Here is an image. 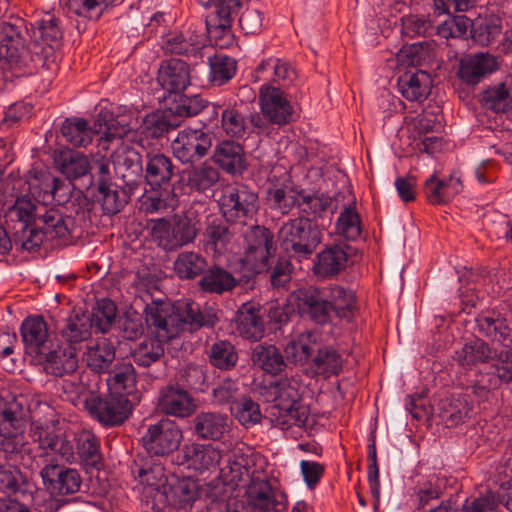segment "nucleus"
Returning <instances> with one entry per match:
<instances>
[{"label": "nucleus", "mask_w": 512, "mask_h": 512, "mask_svg": "<svg viewBox=\"0 0 512 512\" xmlns=\"http://www.w3.org/2000/svg\"><path fill=\"white\" fill-rule=\"evenodd\" d=\"M36 205L31 197H18L13 205L3 207L4 223L13 236L25 233L35 218Z\"/></svg>", "instance_id": "b1692460"}, {"label": "nucleus", "mask_w": 512, "mask_h": 512, "mask_svg": "<svg viewBox=\"0 0 512 512\" xmlns=\"http://www.w3.org/2000/svg\"><path fill=\"white\" fill-rule=\"evenodd\" d=\"M238 333L249 340L257 341L264 335V325L259 309L252 303H245L238 311L236 318Z\"/></svg>", "instance_id": "a19ab883"}, {"label": "nucleus", "mask_w": 512, "mask_h": 512, "mask_svg": "<svg viewBox=\"0 0 512 512\" xmlns=\"http://www.w3.org/2000/svg\"><path fill=\"white\" fill-rule=\"evenodd\" d=\"M230 410L235 418L245 427L259 423L262 417L259 404L248 397L233 401Z\"/></svg>", "instance_id": "bf43d9fd"}, {"label": "nucleus", "mask_w": 512, "mask_h": 512, "mask_svg": "<svg viewBox=\"0 0 512 512\" xmlns=\"http://www.w3.org/2000/svg\"><path fill=\"white\" fill-rule=\"evenodd\" d=\"M96 133L88 126V122L82 118L66 119L61 127V134L71 145L85 147L92 141Z\"/></svg>", "instance_id": "3c124183"}, {"label": "nucleus", "mask_w": 512, "mask_h": 512, "mask_svg": "<svg viewBox=\"0 0 512 512\" xmlns=\"http://www.w3.org/2000/svg\"><path fill=\"white\" fill-rule=\"evenodd\" d=\"M470 410L464 397H451L443 403L441 417L447 426H457L468 417Z\"/></svg>", "instance_id": "0e129e2a"}, {"label": "nucleus", "mask_w": 512, "mask_h": 512, "mask_svg": "<svg viewBox=\"0 0 512 512\" xmlns=\"http://www.w3.org/2000/svg\"><path fill=\"white\" fill-rule=\"evenodd\" d=\"M84 405L92 417L108 427L122 424L132 411L128 397L111 392L107 397L90 395Z\"/></svg>", "instance_id": "1a4fd4ad"}, {"label": "nucleus", "mask_w": 512, "mask_h": 512, "mask_svg": "<svg viewBox=\"0 0 512 512\" xmlns=\"http://www.w3.org/2000/svg\"><path fill=\"white\" fill-rule=\"evenodd\" d=\"M111 161L115 175L131 190L136 188L141 179L143 166L142 157L134 146L121 141L113 151Z\"/></svg>", "instance_id": "4468645a"}, {"label": "nucleus", "mask_w": 512, "mask_h": 512, "mask_svg": "<svg viewBox=\"0 0 512 512\" xmlns=\"http://www.w3.org/2000/svg\"><path fill=\"white\" fill-rule=\"evenodd\" d=\"M40 475L44 484L60 495L74 494L80 490L82 484L78 470L57 464L45 465Z\"/></svg>", "instance_id": "4be33fe9"}, {"label": "nucleus", "mask_w": 512, "mask_h": 512, "mask_svg": "<svg viewBox=\"0 0 512 512\" xmlns=\"http://www.w3.org/2000/svg\"><path fill=\"white\" fill-rule=\"evenodd\" d=\"M225 455L216 445L193 442L182 447L179 464L198 473L215 472Z\"/></svg>", "instance_id": "f8f14e48"}, {"label": "nucleus", "mask_w": 512, "mask_h": 512, "mask_svg": "<svg viewBox=\"0 0 512 512\" xmlns=\"http://www.w3.org/2000/svg\"><path fill=\"white\" fill-rule=\"evenodd\" d=\"M24 20L21 18L0 23V60L10 66L23 67L35 61L24 36Z\"/></svg>", "instance_id": "0eeeda50"}, {"label": "nucleus", "mask_w": 512, "mask_h": 512, "mask_svg": "<svg viewBox=\"0 0 512 512\" xmlns=\"http://www.w3.org/2000/svg\"><path fill=\"white\" fill-rule=\"evenodd\" d=\"M44 184L50 190H47L40 196L43 205L52 203L56 205H62L69 200L72 186L71 183H66L65 181L59 178H55L52 175H46Z\"/></svg>", "instance_id": "e2e57ef3"}, {"label": "nucleus", "mask_w": 512, "mask_h": 512, "mask_svg": "<svg viewBox=\"0 0 512 512\" xmlns=\"http://www.w3.org/2000/svg\"><path fill=\"white\" fill-rule=\"evenodd\" d=\"M311 333H303L297 339L291 340L285 347L288 360L294 363L306 362L317 349V344L312 341Z\"/></svg>", "instance_id": "052dcab7"}, {"label": "nucleus", "mask_w": 512, "mask_h": 512, "mask_svg": "<svg viewBox=\"0 0 512 512\" xmlns=\"http://www.w3.org/2000/svg\"><path fill=\"white\" fill-rule=\"evenodd\" d=\"M115 357L114 343L108 338L100 337L87 344L82 359L91 371L101 374L110 371Z\"/></svg>", "instance_id": "393cba45"}, {"label": "nucleus", "mask_w": 512, "mask_h": 512, "mask_svg": "<svg viewBox=\"0 0 512 512\" xmlns=\"http://www.w3.org/2000/svg\"><path fill=\"white\" fill-rule=\"evenodd\" d=\"M42 233L51 238H65L70 232L72 219L64 216L58 210H47L42 216Z\"/></svg>", "instance_id": "6e6d98bb"}, {"label": "nucleus", "mask_w": 512, "mask_h": 512, "mask_svg": "<svg viewBox=\"0 0 512 512\" xmlns=\"http://www.w3.org/2000/svg\"><path fill=\"white\" fill-rule=\"evenodd\" d=\"M138 124L137 113L132 110H125L115 117L109 111H101L95 121V132L101 134L99 145L108 150L114 140L134 134Z\"/></svg>", "instance_id": "9d476101"}, {"label": "nucleus", "mask_w": 512, "mask_h": 512, "mask_svg": "<svg viewBox=\"0 0 512 512\" xmlns=\"http://www.w3.org/2000/svg\"><path fill=\"white\" fill-rule=\"evenodd\" d=\"M299 307L314 322L327 323L332 312L326 290L324 288L309 287L299 292Z\"/></svg>", "instance_id": "c756f323"}, {"label": "nucleus", "mask_w": 512, "mask_h": 512, "mask_svg": "<svg viewBox=\"0 0 512 512\" xmlns=\"http://www.w3.org/2000/svg\"><path fill=\"white\" fill-rule=\"evenodd\" d=\"M313 363L316 372L325 377L337 375L342 369V358L340 354L331 347L318 348Z\"/></svg>", "instance_id": "13d9d810"}, {"label": "nucleus", "mask_w": 512, "mask_h": 512, "mask_svg": "<svg viewBox=\"0 0 512 512\" xmlns=\"http://www.w3.org/2000/svg\"><path fill=\"white\" fill-rule=\"evenodd\" d=\"M232 239V232L221 218L210 216L207 218L206 229L203 233V245L206 252L220 255L227 250Z\"/></svg>", "instance_id": "f704fd0d"}, {"label": "nucleus", "mask_w": 512, "mask_h": 512, "mask_svg": "<svg viewBox=\"0 0 512 512\" xmlns=\"http://www.w3.org/2000/svg\"><path fill=\"white\" fill-rule=\"evenodd\" d=\"M476 325L481 335L507 346L511 328L502 314L494 310L483 312L476 318Z\"/></svg>", "instance_id": "ea45409f"}, {"label": "nucleus", "mask_w": 512, "mask_h": 512, "mask_svg": "<svg viewBox=\"0 0 512 512\" xmlns=\"http://www.w3.org/2000/svg\"><path fill=\"white\" fill-rule=\"evenodd\" d=\"M498 69L499 62L496 56L479 52L461 58L458 75L466 84L476 85Z\"/></svg>", "instance_id": "6ab92c4d"}, {"label": "nucleus", "mask_w": 512, "mask_h": 512, "mask_svg": "<svg viewBox=\"0 0 512 512\" xmlns=\"http://www.w3.org/2000/svg\"><path fill=\"white\" fill-rule=\"evenodd\" d=\"M273 426L287 430L293 426L305 425L309 411L305 405L272 404L268 410Z\"/></svg>", "instance_id": "58836bf2"}, {"label": "nucleus", "mask_w": 512, "mask_h": 512, "mask_svg": "<svg viewBox=\"0 0 512 512\" xmlns=\"http://www.w3.org/2000/svg\"><path fill=\"white\" fill-rule=\"evenodd\" d=\"M254 76L264 84L277 83L282 87H289L297 79V71L287 61L278 58H269L262 61L256 68Z\"/></svg>", "instance_id": "c85d7f7f"}, {"label": "nucleus", "mask_w": 512, "mask_h": 512, "mask_svg": "<svg viewBox=\"0 0 512 512\" xmlns=\"http://www.w3.org/2000/svg\"><path fill=\"white\" fill-rule=\"evenodd\" d=\"M247 495L255 509L262 512H282L286 509V498L272 489L269 481L254 477L247 487Z\"/></svg>", "instance_id": "5701e85b"}, {"label": "nucleus", "mask_w": 512, "mask_h": 512, "mask_svg": "<svg viewBox=\"0 0 512 512\" xmlns=\"http://www.w3.org/2000/svg\"><path fill=\"white\" fill-rule=\"evenodd\" d=\"M347 263V254L340 245L326 246L317 254L313 273L320 279H330L339 274Z\"/></svg>", "instance_id": "473e14b6"}, {"label": "nucleus", "mask_w": 512, "mask_h": 512, "mask_svg": "<svg viewBox=\"0 0 512 512\" xmlns=\"http://www.w3.org/2000/svg\"><path fill=\"white\" fill-rule=\"evenodd\" d=\"M219 206L227 221L245 224L256 215L259 198L257 193L246 185L229 184L221 191Z\"/></svg>", "instance_id": "423d86ee"}, {"label": "nucleus", "mask_w": 512, "mask_h": 512, "mask_svg": "<svg viewBox=\"0 0 512 512\" xmlns=\"http://www.w3.org/2000/svg\"><path fill=\"white\" fill-rule=\"evenodd\" d=\"M257 456L248 451L244 452L241 448H236L227 458V464L220 468L224 480L230 484L237 485L239 482H250L258 475L256 469Z\"/></svg>", "instance_id": "aec40b11"}, {"label": "nucleus", "mask_w": 512, "mask_h": 512, "mask_svg": "<svg viewBox=\"0 0 512 512\" xmlns=\"http://www.w3.org/2000/svg\"><path fill=\"white\" fill-rule=\"evenodd\" d=\"M212 159L226 173L232 175L241 174L246 169L244 148L235 141L219 142L214 149Z\"/></svg>", "instance_id": "7c9ffc66"}, {"label": "nucleus", "mask_w": 512, "mask_h": 512, "mask_svg": "<svg viewBox=\"0 0 512 512\" xmlns=\"http://www.w3.org/2000/svg\"><path fill=\"white\" fill-rule=\"evenodd\" d=\"M167 341L169 340L158 338L156 335L143 339L131 349L130 354L134 363L138 367L148 368L164 362V343Z\"/></svg>", "instance_id": "c9c22d12"}, {"label": "nucleus", "mask_w": 512, "mask_h": 512, "mask_svg": "<svg viewBox=\"0 0 512 512\" xmlns=\"http://www.w3.org/2000/svg\"><path fill=\"white\" fill-rule=\"evenodd\" d=\"M30 436L41 450V456H59L67 462L75 460L74 447L54 426L32 422Z\"/></svg>", "instance_id": "ddd939ff"}, {"label": "nucleus", "mask_w": 512, "mask_h": 512, "mask_svg": "<svg viewBox=\"0 0 512 512\" xmlns=\"http://www.w3.org/2000/svg\"><path fill=\"white\" fill-rule=\"evenodd\" d=\"M492 359V351L482 340L476 339L466 343L456 352V360L462 366H473Z\"/></svg>", "instance_id": "5fc2aeb1"}, {"label": "nucleus", "mask_w": 512, "mask_h": 512, "mask_svg": "<svg viewBox=\"0 0 512 512\" xmlns=\"http://www.w3.org/2000/svg\"><path fill=\"white\" fill-rule=\"evenodd\" d=\"M259 104L263 115L279 126L293 120V106L278 87L263 84L259 91Z\"/></svg>", "instance_id": "2eb2a0df"}, {"label": "nucleus", "mask_w": 512, "mask_h": 512, "mask_svg": "<svg viewBox=\"0 0 512 512\" xmlns=\"http://www.w3.org/2000/svg\"><path fill=\"white\" fill-rule=\"evenodd\" d=\"M231 420L219 412H201L193 418V432L201 439L219 441L231 430Z\"/></svg>", "instance_id": "a878e982"}, {"label": "nucleus", "mask_w": 512, "mask_h": 512, "mask_svg": "<svg viewBox=\"0 0 512 512\" xmlns=\"http://www.w3.org/2000/svg\"><path fill=\"white\" fill-rule=\"evenodd\" d=\"M236 284L237 280L235 277L220 267L210 268L199 282L203 291L216 294L231 291Z\"/></svg>", "instance_id": "8fccbe9b"}, {"label": "nucleus", "mask_w": 512, "mask_h": 512, "mask_svg": "<svg viewBox=\"0 0 512 512\" xmlns=\"http://www.w3.org/2000/svg\"><path fill=\"white\" fill-rule=\"evenodd\" d=\"M206 489H202L199 483L192 478L177 479L162 490L157 503L167 504L178 509L189 510L195 501L202 497Z\"/></svg>", "instance_id": "dca6fc26"}, {"label": "nucleus", "mask_w": 512, "mask_h": 512, "mask_svg": "<svg viewBox=\"0 0 512 512\" xmlns=\"http://www.w3.org/2000/svg\"><path fill=\"white\" fill-rule=\"evenodd\" d=\"M77 455L86 468L99 469L102 466V453L99 438L89 430H83L76 436Z\"/></svg>", "instance_id": "37998d69"}, {"label": "nucleus", "mask_w": 512, "mask_h": 512, "mask_svg": "<svg viewBox=\"0 0 512 512\" xmlns=\"http://www.w3.org/2000/svg\"><path fill=\"white\" fill-rule=\"evenodd\" d=\"M501 30V20L494 15L480 16L471 21V38L481 46L491 44L500 35Z\"/></svg>", "instance_id": "49530a36"}, {"label": "nucleus", "mask_w": 512, "mask_h": 512, "mask_svg": "<svg viewBox=\"0 0 512 512\" xmlns=\"http://www.w3.org/2000/svg\"><path fill=\"white\" fill-rule=\"evenodd\" d=\"M138 297L144 302L145 322L149 331L158 338L171 340L180 331L213 327L218 321L212 312H203L199 304L184 301L176 307L164 299L157 298L149 290L139 291Z\"/></svg>", "instance_id": "f257e3e1"}, {"label": "nucleus", "mask_w": 512, "mask_h": 512, "mask_svg": "<svg viewBox=\"0 0 512 512\" xmlns=\"http://www.w3.org/2000/svg\"><path fill=\"white\" fill-rule=\"evenodd\" d=\"M92 319L89 313L74 311L66 319L64 326L60 329L61 337L72 346V344L86 341L92 334Z\"/></svg>", "instance_id": "c03bdc74"}, {"label": "nucleus", "mask_w": 512, "mask_h": 512, "mask_svg": "<svg viewBox=\"0 0 512 512\" xmlns=\"http://www.w3.org/2000/svg\"><path fill=\"white\" fill-rule=\"evenodd\" d=\"M159 408L166 415L184 418L196 409L192 396L179 386H168L160 391Z\"/></svg>", "instance_id": "bb28decb"}, {"label": "nucleus", "mask_w": 512, "mask_h": 512, "mask_svg": "<svg viewBox=\"0 0 512 512\" xmlns=\"http://www.w3.org/2000/svg\"><path fill=\"white\" fill-rule=\"evenodd\" d=\"M462 190L461 180L457 177H449L445 180L430 176L424 185V193L429 203L434 205L445 204L451 201Z\"/></svg>", "instance_id": "e433bc0d"}, {"label": "nucleus", "mask_w": 512, "mask_h": 512, "mask_svg": "<svg viewBox=\"0 0 512 512\" xmlns=\"http://www.w3.org/2000/svg\"><path fill=\"white\" fill-rule=\"evenodd\" d=\"M253 361L266 373L277 375L286 364L280 350L274 345H257L253 350Z\"/></svg>", "instance_id": "09e8293b"}, {"label": "nucleus", "mask_w": 512, "mask_h": 512, "mask_svg": "<svg viewBox=\"0 0 512 512\" xmlns=\"http://www.w3.org/2000/svg\"><path fill=\"white\" fill-rule=\"evenodd\" d=\"M205 46L202 34L194 30H185L167 38L163 48L166 53L184 56H197Z\"/></svg>", "instance_id": "4c0bfd02"}, {"label": "nucleus", "mask_w": 512, "mask_h": 512, "mask_svg": "<svg viewBox=\"0 0 512 512\" xmlns=\"http://www.w3.org/2000/svg\"><path fill=\"white\" fill-rule=\"evenodd\" d=\"M25 418L22 404L13 399L0 406V450L13 460L25 450Z\"/></svg>", "instance_id": "20e7f679"}, {"label": "nucleus", "mask_w": 512, "mask_h": 512, "mask_svg": "<svg viewBox=\"0 0 512 512\" xmlns=\"http://www.w3.org/2000/svg\"><path fill=\"white\" fill-rule=\"evenodd\" d=\"M204 5L212 3L211 10L206 15L205 23L208 38L217 47L225 48L233 40L232 22L238 10L248 0H200Z\"/></svg>", "instance_id": "39448f33"}, {"label": "nucleus", "mask_w": 512, "mask_h": 512, "mask_svg": "<svg viewBox=\"0 0 512 512\" xmlns=\"http://www.w3.org/2000/svg\"><path fill=\"white\" fill-rule=\"evenodd\" d=\"M183 440L181 427L173 420L163 418L149 425L142 437L143 447L150 456L165 457L177 451Z\"/></svg>", "instance_id": "6e6552de"}, {"label": "nucleus", "mask_w": 512, "mask_h": 512, "mask_svg": "<svg viewBox=\"0 0 512 512\" xmlns=\"http://www.w3.org/2000/svg\"><path fill=\"white\" fill-rule=\"evenodd\" d=\"M199 222L191 211L175 214L170 219L150 221V235L161 249L172 252L192 244L199 232Z\"/></svg>", "instance_id": "f03ea898"}, {"label": "nucleus", "mask_w": 512, "mask_h": 512, "mask_svg": "<svg viewBox=\"0 0 512 512\" xmlns=\"http://www.w3.org/2000/svg\"><path fill=\"white\" fill-rule=\"evenodd\" d=\"M116 306L110 299H101L97 301L90 319L92 326L100 332H107L116 317Z\"/></svg>", "instance_id": "338daca9"}, {"label": "nucleus", "mask_w": 512, "mask_h": 512, "mask_svg": "<svg viewBox=\"0 0 512 512\" xmlns=\"http://www.w3.org/2000/svg\"><path fill=\"white\" fill-rule=\"evenodd\" d=\"M336 231L347 240H356L361 235V220L355 206H347L336 221Z\"/></svg>", "instance_id": "680f3d73"}, {"label": "nucleus", "mask_w": 512, "mask_h": 512, "mask_svg": "<svg viewBox=\"0 0 512 512\" xmlns=\"http://www.w3.org/2000/svg\"><path fill=\"white\" fill-rule=\"evenodd\" d=\"M280 246L298 258H309L322 242V231L310 219L299 217L282 225L278 232Z\"/></svg>", "instance_id": "7ed1b4c3"}, {"label": "nucleus", "mask_w": 512, "mask_h": 512, "mask_svg": "<svg viewBox=\"0 0 512 512\" xmlns=\"http://www.w3.org/2000/svg\"><path fill=\"white\" fill-rule=\"evenodd\" d=\"M219 176L215 167L202 164L188 171L187 185L193 190L204 192L217 184Z\"/></svg>", "instance_id": "4d7b16f0"}, {"label": "nucleus", "mask_w": 512, "mask_h": 512, "mask_svg": "<svg viewBox=\"0 0 512 512\" xmlns=\"http://www.w3.org/2000/svg\"><path fill=\"white\" fill-rule=\"evenodd\" d=\"M173 175V164L164 154H148L145 178L151 186H160L170 181Z\"/></svg>", "instance_id": "de8ad7c7"}, {"label": "nucleus", "mask_w": 512, "mask_h": 512, "mask_svg": "<svg viewBox=\"0 0 512 512\" xmlns=\"http://www.w3.org/2000/svg\"><path fill=\"white\" fill-rule=\"evenodd\" d=\"M209 81L214 86H222L229 82L236 74L237 62L234 58L224 54H216L209 58Z\"/></svg>", "instance_id": "603ef678"}, {"label": "nucleus", "mask_w": 512, "mask_h": 512, "mask_svg": "<svg viewBox=\"0 0 512 512\" xmlns=\"http://www.w3.org/2000/svg\"><path fill=\"white\" fill-rule=\"evenodd\" d=\"M212 147V136L203 129L185 128L172 141L173 155L182 163H194L207 155Z\"/></svg>", "instance_id": "9b49d317"}, {"label": "nucleus", "mask_w": 512, "mask_h": 512, "mask_svg": "<svg viewBox=\"0 0 512 512\" xmlns=\"http://www.w3.org/2000/svg\"><path fill=\"white\" fill-rule=\"evenodd\" d=\"M36 28L43 43L33 45L34 54L39 60H46L59 46L62 39V30L59 27L58 20L52 15H46V17L37 20Z\"/></svg>", "instance_id": "72a5a7b5"}, {"label": "nucleus", "mask_w": 512, "mask_h": 512, "mask_svg": "<svg viewBox=\"0 0 512 512\" xmlns=\"http://www.w3.org/2000/svg\"><path fill=\"white\" fill-rule=\"evenodd\" d=\"M206 260L192 251L180 253L174 261L173 268L181 279H193L201 275L206 268Z\"/></svg>", "instance_id": "864d4df0"}, {"label": "nucleus", "mask_w": 512, "mask_h": 512, "mask_svg": "<svg viewBox=\"0 0 512 512\" xmlns=\"http://www.w3.org/2000/svg\"><path fill=\"white\" fill-rule=\"evenodd\" d=\"M109 372L107 379L109 392L128 397L134 391L137 383L133 364L129 361H121Z\"/></svg>", "instance_id": "79ce46f5"}, {"label": "nucleus", "mask_w": 512, "mask_h": 512, "mask_svg": "<svg viewBox=\"0 0 512 512\" xmlns=\"http://www.w3.org/2000/svg\"><path fill=\"white\" fill-rule=\"evenodd\" d=\"M20 333L26 353L36 359L52 346L48 325L41 315L24 319Z\"/></svg>", "instance_id": "a211bd4d"}, {"label": "nucleus", "mask_w": 512, "mask_h": 512, "mask_svg": "<svg viewBox=\"0 0 512 512\" xmlns=\"http://www.w3.org/2000/svg\"><path fill=\"white\" fill-rule=\"evenodd\" d=\"M324 290H326L332 312L338 318L350 321L354 316L356 308V299L353 291L338 285L324 288Z\"/></svg>", "instance_id": "a18cd8bd"}, {"label": "nucleus", "mask_w": 512, "mask_h": 512, "mask_svg": "<svg viewBox=\"0 0 512 512\" xmlns=\"http://www.w3.org/2000/svg\"><path fill=\"white\" fill-rule=\"evenodd\" d=\"M37 360L43 363L47 374L56 377L70 375L78 368L77 350L71 345L51 346Z\"/></svg>", "instance_id": "412c9836"}, {"label": "nucleus", "mask_w": 512, "mask_h": 512, "mask_svg": "<svg viewBox=\"0 0 512 512\" xmlns=\"http://www.w3.org/2000/svg\"><path fill=\"white\" fill-rule=\"evenodd\" d=\"M131 473L139 484L149 490V494L155 493L154 498L157 501L167 482L163 464L154 460L150 455L139 457L134 460Z\"/></svg>", "instance_id": "f3484780"}, {"label": "nucleus", "mask_w": 512, "mask_h": 512, "mask_svg": "<svg viewBox=\"0 0 512 512\" xmlns=\"http://www.w3.org/2000/svg\"><path fill=\"white\" fill-rule=\"evenodd\" d=\"M158 82L169 94H180L190 84V71L180 59L164 61L158 72Z\"/></svg>", "instance_id": "cd10ccee"}, {"label": "nucleus", "mask_w": 512, "mask_h": 512, "mask_svg": "<svg viewBox=\"0 0 512 512\" xmlns=\"http://www.w3.org/2000/svg\"><path fill=\"white\" fill-rule=\"evenodd\" d=\"M209 358L213 366L227 370L235 366L238 354L231 343L218 341L211 346Z\"/></svg>", "instance_id": "69168bd1"}, {"label": "nucleus", "mask_w": 512, "mask_h": 512, "mask_svg": "<svg viewBox=\"0 0 512 512\" xmlns=\"http://www.w3.org/2000/svg\"><path fill=\"white\" fill-rule=\"evenodd\" d=\"M432 78L423 70L407 71L398 78L397 85L401 95L412 102H422L431 93Z\"/></svg>", "instance_id": "2f4dec72"}, {"label": "nucleus", "mask_w": 512, "mask_h": 512, "mask_svg": "<svg viewBox=\"0 0 512 512\" xmlns=\"http://www.w3.org/2000/svg\"><path fill=\"white\" fill-rule=\"evenodd\" d=\"M221 125L225 134L232 138L243 137L247 129L244 114L234 107L226 108L222 111Z\"/></svg>", "instance_id": "774afa93"}]
</instances>
